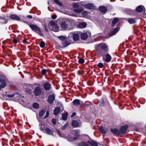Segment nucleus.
I'll list each match as a JSON object with an SVG mask.
<instances>
[{"instance_id":"56","label":"nucleus","mask_w":146,"mask_h":146,"mask_svg":"<svg viewBox=\"0 0 146 146\" xmlns=\"http://www.w3.org/2000/svg\"><path fill=\"white\" fill-rule=\"evenodd\" d=\"M27 39L26 38H25L23 40V43H26L27 42Z\"/></svg>"},{"instance_id":"27","label":"nucleus","mask_w":146,"mask_h":146,"mask_svg":"<svg viewBox=\"0 0 146 146\" xmlns=\"http://www.w3.org/2000/svg\"><path fill=\"white\" fill-rule=\"evenodd\" d=\"M72 125L75 127H77L79 125V124L77 121L75 120L73 121L72 122Z\"/></svg>"},{"instance_id":"4","label":"nucleus","mask_w":146,"mask_h":146,"mask_svg":"<svg viewBox=\"0 0 146 146\" xmlns=\"http://www.w3.org/2000/svg\"><path fill=\"white\" fill-rule=\"evenodd\" d=\"M48 26L51 30L55 32L58 31L59 27L54 22L50 21L48 24Z\"/></svg>"},{"instance_id":"48","label":"nucleus","mask_w":146,"mask_h":146,"mask_svg":"<svg viewBox=\"0 0 146 146\" xmlns=\"http://www.w3.org/2000/svg\"><path fill=\"white\" fill-rule=\"evenodd\" d=\"M52 122L54 125H55L56 123V119H52Z\"/></svg>"},{"instance_id":"14","label":"nucleus","mask_w":146,"mask_h":146,"mask_svg":"<svg viewBox=\"0 0 146 146\" xmlns=\"http://www.w3.org/2000/svg\"><path fill=\"white\" fill-rule=\"evenodd\" d=\"M145 9L143 5H140L136 8V11L138 12H141L145 11Z\"/></svg>"},{"instance_id":"19","label":"nucleus","mask_w":146,"mask_h":146,"mask_svg":"<svg viewBox=\"0 0 146 146\" xmlns=\"http://www.w3.org/2000/svg\"><path fill=\"white\" fill-rule=\"evenodd\" d=\"M29 86V84L26 85L25 86H24V89H25V91L27 93L30 94L31 93V89L28 87Z\"/></svg>"},{"instance_id":"20","label":"nucleus","mask_w":146,"mask_h":146,"mask_svg":"<svg viewBox=\"0 0 146 146\" xmlns=\"http://www.w3.org/2000/svg\"><path fill=\"white\" fill-rule=\"evenodd\" d=\"M119 31V28L117 27L115 28L111 32V33L109 34V36H112L114 35L115 33H117Z\"/></svg>"},{"instance_id":"1","label":"nucleus","mask_w":146,"mask_h":146,"mask_svg":"<svg viewBox=\"0 0 146 146\" xmlns=\"http://www.w3.org/2000/svg\"><path fill=\"white\" fill-rule=\"evenodd\" d=\"M97 54L99 55H103L107 52L108 49L107 46L104 43L100 44L96 49Z\"/></svg>"},{"instance_id":"15","label":"nucleus","mask_w":146,"mask_h":146,"mask_svg":"<svg viewBox=\"0 0 146 146\" xmlns=\"http://www.w3.org/2000/svg\"><path fill=\"white\" fill-rule=\"evenodd\" d=\"M84 7L86 9H94L95 8L94 5L91 3H89L84 5Z\"/></svg>"},{"instance_id":"12","label":"nucleus","mask_w":146,"mask_h":146,"mask_svg":"<svg viewBox=\"0 0 146 146\" xmlns=\"http://www.w3.org/2000/svg\"><path fill=\"white\" fill-rule=\"evenodd\" d=\"M68 38H66L63 41L61 42V44L64 47H67L68 45L70 44V43L69 41Z\"/></svg>"},{"instance_id":"25","label":"nucleus","mask_w":146,"mask_h":146,"mask_svg":"<svg viewBox=\"0 0 146 146\" xmlns=\"http://www.w3.org/2000/svg\"><path fill=\"white\" fill-rule=\"evenodd\" d=\"M83 10V9L82 8L74 9L73 10V11L77 13H80L82 12Z\"/></svg>"},{"instance_id":"17","label":"nucleus","mask_w":146,"mask_h":146,"mask_svg":"<svg viewBox=\"0 0 146 146\" xmlns=\"http://www.w3.org/2000/svg\"><path fill=\"white\" fill-rule=\"evenodd\" d=\"M86 26V24L84 22H81L79 23L78 25V27L80 28H85Z\"/></svg>"},{"instance_id":"31","label":"nucleus","mask_w":146,"mask_h":146,"mask_svg":"<svg viewBox=\"0 0 146 146\" xmlns=\"http://www.w3.org/2000/svg\"><path fill=\"white\" fill-rule=\"evenodd\" d=\"M128 21L130 24H132L135 22V19L131 18L128 19Z\"/></svg>"},{"instance_id":"11","label":"nucleus","mask_w":146,"mask_h":146,"mask_svg":"<svg viewBox=\"0 0 146 146\" xmlns=\"http://www.w3.org/2000/svg\"><path fill=\"white\" fill-rule=\"evenodd\" d=\"M41 93V90L40 87H37L35 88L34 91V93L35 96H38L40 95Z\"/></svg>"},{"instance_id":"24","label":"nucleus","mask_w":146,"mask_h":146,"mask_svg":"<svg viewBox=\"0 0 146 146\" xmlns=\"http://www.w3.org/2000/svg\"><path fill=\"white\" fill-rule=\"evenodd\" d=\"M60 111V108L59 107L56 108L54 110V114L55 116L57 115Z\"/></svg>"},{"instance_id":"29","label":"nucleus","mask_w":146,"mask_h":146,"mask_svg":"<svg viewBox=\"0 0 146 146\" xmlns=\"http://www.w3.org/2000/svg\"><path fill=\"white\" fill-rule=\"evenodd\" d=\"M88 142L92 146H98V145L94 141H88Z\"/></svg>"},{"instance_id":"33","label":"nucleus","mask_w":146,"mask_h":146,"mask_svg":"<svg viewBox=\"0 0 146 146\" xmlns=\"http://www.w3.org/2000/svg\"><path fill=\"white\" fill-rule=\"evenodd\" d=\"M46 112V110H42L40 111L39 113V115L40 117H42L43 116L44 114Z\"/></svg>"},{"instance_id":"22","label":"nucleus","mask_w":146,"mask_h":146,"mask_svg":"<svg viewBox=\"0 0 146 146\" xmlns=\"http://www.w3.org/2000/svg\"><path fill=\"white\" fill-rule=\"evenodd\" d=\"M0 84L2 85V87H4L6 85V81L5 79L3 78H0Z\"/></svg>"},{"instance_id":"50","label":"nucleus","mask_w":146,"mask_h":146,"mask_svg":"<svg viewBox=\"0 0 146 146\" xmlns=\"http://www.w3.org/2000/svg\"><path fill=\"white\" fill-rule=\"evenodd\" d=\"M100 105L101 106H103L104 105V103L103 101V100H102L101 102L100 103Z\"/></svg>"},{"instance_id":"60","label":"nucleus","mask_w":146,"mask_h":146,"mask_svg":"<svg viewBox=\"0 0 146 146\" xmlns=\"http://www.w3.org/2000/svg\"><path fill=\"white\" fill-rule=\"evenodd\" d=\"M2 86L1 84H0V90H1V88H3L4 87H2Z\"/></svg>"},{"instance_id":"9","label":"nucleus","mask_w":146,"mask_h":146,"mask_svg":"<svg viewBox=\"0 0 146 146\" xmlns=\"http://www.w3.org/2000/svg\"><path fill=\"white\" fill-rule=\"evenodd\" d=\"M103 56V60L107 62H109L111 59V56L108 54H107L106 55H104V54L101 55Z\"/></svg>"},{"instance_id":"38","label":"nucleus","mask_w":146,"mask_h":146,"mask_svg":"<svg viewBox=\"0 0 146 146\" xmlns=\"http://www.w3.org/2000/svg\"><path fill=\"white\" fill-rule=\"evenodd\" d=\"M111 132L114 134H117L118 132V129L115 128L114 129H111Z\"/></svg>"},{"instance_id":"26","label":"nucleus","mask_w":146,"mask_h":146,"mask_svg":"<svg viewBox=\"0 0 146 146\" xmlns=\"http://www.w3.org/2000/svg\"><path fill=\"white\" fill-rule=\"evenodd\" d=\"M88 35L86 33H83L81 35V38L82 39L85 40L88 38Z\"/></svg>"},{"instance_id":"46","label":"nucleus","mask_w":146,"mask_h":146,"mask_svg":"<svg viewBox=\"0 0 146 146\" xmlns=\"http://www.w3.org/2000/svg\"><path fill=\"white\" fill-rule=\"evenodd\" d=\"M103 66V64L102 63H99L97 65L100 68H102Z\"/></svg>"},{"instance_id":"37","label":"nucleus","mask_w":146,"mask_h":146,"mask_svg":"<svg viewBox=\"0 0 146 146\" xmlns=\"http://www.w3.org/2000/svg\"><path fill=\"white\" fill-rule=\"evenodd\" d=\"M33 107L35 109H38L39 107V104L37 103H34L33 105Z\"/></svg>"},{"instance_id":"5","label":"nucleus","mask_w":146,"mask_h":146,"mask_svg":"<svg viewBox=\"0 0 146 146\" xmlns=\"http://www.w3.org/2000/svg\"><path fill=\"white\" fill-rule=\"evenodd\" d=\"M72 133L74 136L73 138L68 139V140L69 141H73L74 140H76L80 137L79 131L77 130H74L72 131Z\"/></svg>"},{"instance_id":"61","label":"nucleus","mask_w":146,"mask_h":146,"mask_svg":"<svg viewBox=\"0 0 146 146\" xmlns=\"http://www.w3.org/2000/svg\"><path fill=\"white\" fill-rule=\"evenodd\" d=\"M72 16H74V17H76V16H77V15H75L74 14H72Z\"/></svg>"},{"instance_id":"47","label":"nucleus","mask_w":146,"mask_h":146,"mask_svg":"<svg viewBox=\"0 0 146 146\" xmlns=\"http://www.w3.org/2000/svg\"><path fill=\"white\" fill-rule=\"evenodd\" d=\"M78 62L80 63H82L84 62V60L83 59L80 58L79 59Z\"/></svg>"},{"instance_id":"13","label":"nucleus","mask_w":146,"mask_h":146,"mask_svg":"<svg viewBox=\"0 0 146 146\" xmlns=\"http://www.w3.org/2000/svg\"><path fill=\"white\" fill-rule=\"evenodd\" d=\"M43 87L45 90H48L50 89L51 87V85L49 83L46 82L44 83Z\"/></svg>"},{"instance_id":"43","label":"nucleus","mask_w":146,"mask_h":146,"mask_svg":"<svg viewBox=\"0 0 146 146\" xmlns=\"http://www.w3.org/2000/svg\"><path fill=\"white\" fill-rule=\"evenodd\" d=\"M126 12L128 14H131L133 12V11L130 9H128L127 10Z\"/></svg>"},{"instance_id":"49","label":"nucleus","mask_w":146,"mask_h":146,"mask_svg":"<svg viewBox=\"0 0 146 146\" xmlns=\"http://www.w3.org/2000/svg\"><path fill=\"white\" fill-rule=\"evenodd\" d=\"M14 94H8L6 95V96L9 98H12L14 97Z\"/></svg>"},{"instance_id":"28","label":"nucleus","mask_w":146,"mask_h":146,"mask_svg":"<svg viewBox=\"0 0 146 146\" xmlns=\"http://www.w3.org/2000/svg\"><path fill=\"white\" fill-rule=\"evenodd\" d=\"M119 19L117 18H115L112 21L111 26L113 27L118 21Z\"/></svg>"},{"instance_id":"39","label":"nucleus","mask_w":146,"mask_h":146,"mask_svg":"<svg viewBox=\"0 0 146 146\" xmlns=\"http://www.w3.org/2000/svg\"><path fill=\"white\" fill-rule=\"evenodd\" d=\"M72 7L73 8L75 9L78 8L79 7V5L77 3L72 4Z\"/></svg>"},{"instance_id":"52","label":"nucleus","mask_w":146,"mask_h":146,"mask_svg":"<svg viewBox=\"0 0 146 146\" xmlns=\"http://www.w3.org/2000/svg\"><path fill=\"white\" fill-rule=\"evenodd\" d=\"M13 41L14 42V43L15 44L19 42L17 40V39L16 38H14L13 40Z\"/></svg>"},{"instance_id":"23","label":"nucleus","mask_w":146,"mask_h":146,"mask_svg":"<svg viewBox=\"0 0 146 146\" xmlns=\"http://www.w3.org/2000/svg\"><path fill=\"white\" fill-rule=\"evenodd\" d=\"M99 10L101 12L104 13H106L107 11V8L106 7L102 6L100 7Z\"/></svg>"},{"instance_id":"58","label":"nucleus","mask_w":146,"mask_h":146,"mask_svg":"<svg viewBox=\"0 0 146 146\" xmlns=\"http://www.w3.org/2000/svg\"><path fill=\"white\" fill-rule=\"evenodd\" d=\"M81 4V5H84V2H80Z\"/></svg>"},{"instance_id":"53","label":"nucleus","mask_w":146,"mask_h":146,"mask_svg":"<svg viewBox=\"0 0 146 146\" xmlns=\"http://www.w3.org/2000/svg\"><path fill=\"white\" fill-rule=\"evenodd\" d=\"M52 18L53 19H55L57 17V16L56 15H53L52 16Z\"/></svg>"},{"instance_id":"62","label":"nucleus","mask_w":146,"mask_h":146,"mask_svg":"<svg viewBox=\"0 0 146 146\" xmlns=\"http://www.w3.org/2000/svg\"><path fill=\"white\" fill-rule=\"evenodd\" d=\"M119 141L120 142H121V141H120V140H119Z\"/></svg>"},{"instance_id":"40","label":"nucleus","mask_w":146,"mask_h":146,"mask_svg":"<svg viewBox=\"0 0 146 146\" xmlns=\"http://www.w3.org/2000/svg\"><path fill=\"white\" fill-rule=\"evenodd\" d=\"M40 46L41 48H43L45 46V42L43 41H42L40 42L39 43Z\"/></svg>"},{"instance_id":"16","label":"nucleus","mask_w":146,"mask_h":146,"mask_svg":"<svg viewBox=\"0 0 146 146\" xmlns=\"http://www.w3.org/2000/svg\"><path fill=\"white\" fill-rule=\"evenodd\" d=\"M10 18L13 20L16 21H19L20 20V18L16 15H12L10 16Z\"/></svg>"},{"instance_id":"54","label":"nucleus","mask_w":146,"mask_h":146,"mask_svg":"<svg viewBox=\"0 0 146 146\" xmlns=\"http://www.w3.org/2000/svg\"><path fill=\"white\" fill-rule=\"evenodd\" d=\"M76 115V113H73L72 115H71V117H74V116H75Z\"/></svg>"},{"instance_id":"44","label":"nucleus","mask_w":146,"mask_h":146,"mask_svg":"<svg viewBox=\"0 0 146 146\" xmlns=\"http://www.w3.org/2000/svg\"><path fill=\"white\" fill-rule=\"evenodd\" d=\"M47 71V70L45 69H42L41 71V73L43 75H44Z\"/></svg>"},{"instance_id":"30","label":"nucleus","mask_w":146,"mask_h":146,"mask_svg":"<svg viewBox=\"0 0 146 146\" xmlns=\"http://www.w3.org/2000/svg\"><path fill=\"white\" fill-rule=\"evenodd\" d=\"M68 115V113L65 112V113L62 114V118L63 120H66L67 119Z\"/></svg>"},{"instance_id":"21","label":"nucleus","mask_w":146,"mask_h":146,"mask_svg":"<svg viewBox=\"0 0 146 146\" xmlns=\"http://www.w3.org/2000/svg\"><path fill=\"white\" fill-rule=\"evenodd\" d=\"M45 133H47L48 134H49L50 135H53V131L50 129L49 128L47 127L45 129Z\"/></svg>"},{"instance_id":"34","label":"nucleus","mask_w":146,"mask_h":146,"mask_svg":"<svg viewBox=\"0 0 146 146\" xmlns=\"http://www.w3.org/2000/svg\"><path fill=\"white\" fill-rule=\"evenodd\" d=\"M40 129L43 132L45 133V128L44 125H41L40 126Z\"/></svg>"},{"instance_id":"3","label":"nucleus","mask_w":146,"mask_h":146,"mask_svg":"<svg viewBox=\"0 0 146 146\" xmlns=\"http://www.w3.org/2000/svg\"><path fill=\"white\" fill-rule=\"evenodd\" d=\"M61 27L62 30H69L72 29L73 26L70 23H67L65 21H62L61 24Z\"/></svg>"},{"instance_id":"41","label":"nucleus","mask_w":146,"mask_h":146,"mask_svg":"<svg viewBox=\"0 0 146 146\" xmlns=\"http://www.w3.org/2000/svg\"><path fill=\"white\" fill-rule=\"evenodd\" d=\"M0 19H2V21H1L2 23H6L7 22V19H5L4 18H3L2 17H0Z\"/></svg>"},{"instance_id":"32","label":"nucleus","mask_w":146,"mask_h":146,"mask_svg":"<svg viewBox=\"0 0 146 146\" xmlns=\"http://www.w3.org/2000/svg\"><path fill=\"white\" fill-rule=\"evenodd\" d=\"M57 37L61 41V42L63 41H64L66 38V37L63 36H58Z\"/></svg>"},{"instance_id":"57","label":"nucleus","mask_w":146,"mask_h":146,"mask_svg":"<svg viewBox=\"0 0 146 146\" xmlns=\"http://www.w3.org/2000/svg\"><path fill=\"white\" fill-rule=\"evenodd\" d=\"M82 14L83 15H86L87 14V12L86 11H84L82 12Z\"/></svg>"},{"instance_id":"36","label":"nucleus","mask_w":146,"mask_h":146,"mask_svg":"<svg viewBox=\"0 0 146 146\" xmlns=\"http://www.w3.org/2000/svg\"><path fill=\"white\" fill-rule=\"evenodd\" d=\"M14 97L16 99L18 100L19 99L21 98V96L20 94H14Z\"/></svg>"},{"instance_id":"51","label":"nucleus","mask_w":146,"mask_h":146,"mask_svg":"<svg viewBox=\"0 0 146 146\" xmlns=\"http://www.w3.org/2000/svg\"><path fill=\"white\" fill-rule=\"evenodd\" d=\"M49 115V112L48 111L46 112V115L44 117V118H46L47 117H48Z\"/></svg>"},{"instance_id":"7","label":"nucleus","mask_w":146,"mask_h":146,"mask_svg":"<svg viewBox=\"0 0 146 146\" xmlns=\"http://www.w3.org/2000/svg\"><path fill=\"white\" fill-rule=\"evenodd\" d=\"M127 127L128 126L127 125L123 126L121 127L120 130H119V137H121V135L125 133Z\"/></svg>"},{"instance_id":"8","label":"nucleus","mask_w":146,"mask_h":146,"mask_svg":"<svg viewBox=\"0 0 146 146\" xmlns=\"http://www.w3.org/2000/svg\"><path fill=\"white\" fill-rule=\"evenodd\" d=\"M73 103L74 106H76L79 105L82 106L84 105L82 101L78 99H76L74 100L73 101Z\"/></svg>"},{"instance_id":"42","label":"nucleus","mask_w":146,"mask_h":146,"mask_svg":"<svg viewBox=\"0 0 146 146\" xmlns=\"http://www.w3.org/2000/svg\"><path fill=\"white\" fill-rule=\"evenodd\" d=\"M54 2L59 5L62 6V4L61 3L59 2L58 0H54Z\"/></svg>"},{"instance_id":"59","label":"nucleus","mask_w":146,"mask_h":146,"mask_svg":"<svg viewBox=\"0 0 146 146\" xmlns=\"http://www.w3.org/2000/svg\"><path fill=\"white\" fill-rule=\"evenodd\" d=\"M44 27H45V31H48V30L47 29L45 25H44Z\"/></svg>"},{"instance_id":"10","label":"nucleus","mask_w":146,"mask_h":146,"mask_svg":"<svg viewBox=\"0 0 146 146\" xmlns=\"http://www.w3.org/2000/svg\"><path fill=\"white\" fill-rule=\"evenodd\" d=\"M55 98V95L54 94H53L52 95H50L48 98V102L50 104H52Z\"/></svg>"},{"instance_id":"45","label":"nucleus","mask_w":146,"mask_h":146,"mask_svg":"<svg viewBox=\"0 0 146 146\" xmlns=\"http://www.w3.org/2000/svg\"><path fill=\"white\" fill-rule=\"evenodd\" d=\"M68 124L67 123L65 124L64 125L62 126L61 127V129L62 130H64L68 126Z\"/></svg>"},{"instance_id":"18","label":"nucleus","mask_w":146,"mask_h":146,"mask_svg":"<svg viewBox=\"0 0 146 146\" xmlns=\"http://www.w3.org/2000/svg\"><path fill=\"white\" fill-rule=\"evenodd\" d=\"M99 130L102 133L105 134L107 131L108 129L107 128L101 126L99 128Z\"/></svg>"},{"instance_id":"35","label":"nucleus","mask_w":146,"mask_h":146,"mask_svg":"<svg viewBox=\"0 0 146 146\" xmlns=\"http://www.w3.org/2000/svg\"><path fill=\"white\" fill-rule=\"evenodd\" d=\"M78 146H89L87 143L86 142H82L80 143L78 145Z\"/></svg>"},{"instance_id":"55","label":"nucleus","mask_w":146,"mask_h":146,"mask_svg":"<svg viewBox=\"0 0 146 146\" xmlns=\"http://www.w3.org/2000/svg\"><path fill=\"white\" fill-rule=\"evenodd\" d=\"M27 17L28 18L31 19L32 18V17L31 15H28L27 16Z\"/></svg>"},{"instance_id":"2","label":"nucleus","mask_w":146,"mask_h":146,"mask_svg":"<svg viewBox=\"0 0 146 146\" xmlns=\"http://www.w3.org/2000/svg\"><path fill=\"white\" fill-rule=\"evenodd\" d=\"M29 25L33 31H35L41 36L43 35V34L40 28L36 25L31 24H29Z\"/></svg>"},{"instance_id":"6","label":"nucleus","mask_w":146,"mask_h":146,"mask_svg":"<svg viewBox=\"0 0 146 146\" xmlns=\"http://www.w3.org/2000/svg\"><path fill=\"white\" fill-rule=\"evenodd\" d=\"M72 37L74 41H78L79 39V35L77 32H71L69 35L68 38H70Z\"/></svg>"}]
</instances>
